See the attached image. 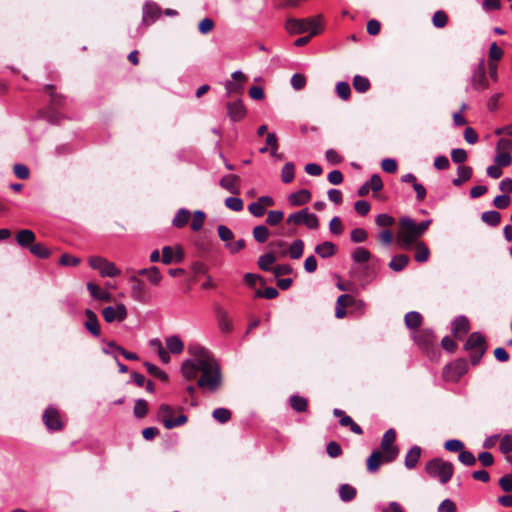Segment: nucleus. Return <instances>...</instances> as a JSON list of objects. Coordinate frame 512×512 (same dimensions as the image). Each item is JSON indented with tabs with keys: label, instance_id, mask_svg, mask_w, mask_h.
<instances>
[{
	"label": "nucleus",
	"instance_id": "nucleus-1",
	"mask_svg": "<svg viewBox=\"0 0 512 512\" xmlns=\"http://www.w3.org/2000/svg\"><path fill=\"white\" fill-rule=\"evenodd\" d=\"M188 352L193 359L182 363L183 377L187 381H196L197 387L204 392H217L223 385V376L214 356L201 345H190Z\"/></svg>",
	"mask_w": 512,
	"mask_h": 512
},
{
	"label": "nucleus",
	"instance_id": "nucleus-2",
	"mask_svg": "<svg viewBox=\"0 0 512 512\" xmlns=\"http://www.w3.org/2000/svg\"><path fill=\"white\" fill-rule=\"evenodd\" d=\"M322 21L323 16L321 14L302 19L288 18L285 23V29L292 35L306 32H309L311 35H318L323 30Z\"/></svg>",
	"mask_w": 512,
	"mask_h": 512
},
{
	"label": "nucleus",
	"instance_id": "nucleus-3",
	"mask_svg": "<svg viewBox=\"0 0 512 512\" xmlns=\"http://www.w3.org/2000/svg\"><path fill=\"white\" fill-rule=\"evenodd\" d=\"M420 237L413 219L403 217L399 220L396 242L400 248L405 250L412 248L415 243L419 242Z\"/></svg>",
	"mask_w": 512,
	"mask_h": 512
},
{
	"label": "nucleus",
	"instance_id": "nucleus-4",
	"mask_svg": "<svg viewBox=\"0 0 512 512\" xmlns=\"http://www.w3.org/2000/svg\"><path fill=\"white\" fill-rule=\"evenodd\" d=\"M425 470L430 477L437 478L442 484H446L453 476L454 466L441 458H433L426 463Z\"/></svg>",
	"mask_w": 512,
	"mask_h": 512
},
{
	"label": "nucleus",
	"instance_id": "nucleus-5",
	"mask_svg": "<svg viewBox=\"0 0 512 512\" xmlns=\"http://www.w3.org/2000/svg\"><path fill=\"white\" fill-rule=\"evenodd\" d=\"M487 348L485 337L479 332L471 333L464 345V349L470 353V361L473 366L480 363Z\"/></svg>",
	"mask_w": 512,
	"mask_h": 512
},
{
	"label": "nucleus",
	"instance_id": "nucleus-6",
	"mask_svg": "<svg viewBox=\"0 0 512 512\" xmlns=\"http://www.w3.org/2000/svg\"><path fill=\"white\" fill-rule=\"evenodd\" d=\"M174 409L168 404H162L158 410V419L163 423L166 429H173L187 423L188 417L180 413L174 418Z\"/></svg>",
	"mask_w": 512,
	"mask_h": 512
},
{
	"label": "nucleus",
	"instance_id": "nucleus-7",
	"mask_svg": "<svg viewBox=\"0 0 512 512\" xmlns=\"http://www.w3.org/2000/svg\"><path fill=\"white\" fill-rule=\"evenodd\" d=\"M286 222H287V224H294V225L304 224L309 229H317L319 227L318 217L313 213H309L307 208L302 209L293 214H290L288 216Z\"/></svg>",
	"mask_w": 512,
	"mask_h": 512
},
{
	"label": "nucleus",
	"instance_id": "nucleus-8",
	"mask_svg": "<svg viewBox=\"0 0 512 512\" xmlns=\"http://www.w3.org/2000/svg\"><path fill=\"white\" fill-rule=\"evenodd\" d=\"M395 440L396 432L392 428L387 430L381 439L379 450L386 454V462H393L398 456L399 449L394 445Z\"/></svg>",
	"mask_w": 512,
	"mask_h": 512
},
{
	"label": "nucleus",
	"instance_id": "nucleus-9",
	"mask_svg": "<svg viewBox=\"0 0 512 512\" xmlns=\"http://www.w3.org/2000/svg\"><path fill=\"white\" fill-rule=\"evenodd\" d=\"M90 266L98 270L103 277H115L120 274V270L116 268L114 263L100 256H92L89 258Z\"/></svg>",
	"mask_w": 512,
	"mask_h": 512
},
{
	"label": "nucleus",
	"instance_id": "nucleus-10",
	"mask_svg": "<svg viewBox=\"0 0 512 512\" xmlns=\"http://www.w3.org/2000/svg\"><path fill=\"white\" fill-rule=\"evenodd\" d=\"M414 340L427 354H435L436 336L431 329L418 330L414 334Z\"/></svg>",
	"mask_w": 512,
	"mask_h": 512
},
{
	"label": "nucleus",
	"instance_id": "nucleus-11",
	"mask_svg": "<svg viewBox=\"0 0 512 512\" xmlns=\"http://www.w3.org/2000/svg\"><path fill=\"white\" fill-rule=\"evenodd\" d=\"M467 371V360L460 358L445 367L443 376L447 381L457 382Z\"/></svg>",
	"mask_w": 512,
	"mask_h": 512
},
{
	"label": "nucleus",
	"instance_id": "nucleus-12",
	"mask_svg": "<svg viewBox=\"0 0 512 512\" xmlns=\"http://www.w3.org/2000/svg\"><path fill=\"white\" fill-rule=\"evenodd\" d=\"M232 80L227 81L225 84V90L228 97L234 95L239 96L243 94L244 83L247 81V76L241 71H235L231 75Z\"/></svg>",
	"mask_w": 512,
	"mask_h": 512
},
{
	"label": "nucleus",
	"instance_id": "nucleus-13",
	"mask_svg": "<svg viewBox=\"0 0 512 512\" xmlns=\"http://www.w3.org/2000/svg\"><path fill=\"white\" fill-rule=\"evenodd\" d=\"M43 422L50 431H61L64 423L59 411L54 407H48L43 413Z\"/></svg>",
	"mask_w": 512,
	"mask_h": 512
},
{
	"label": "nucleus",
	"instance_id": "nucleus-14",
	"mask_svg": "<svg viewBox=\"0 0 512 512\" xmlns=\"http://www.w3.org/2000/svg\"><path fill=\"white\" fill-rule=\"evenodd\" d=\"M471 82L473 89L476 91H483L489 87L484 60L478 63L473 72Z\"/></svg>",
	"mask_w": 512,
	"mask_h": 512
},
{
	"label": "nucleus",
	"instance_id": "nucleus-15",
	"mask_svg": "<svg viewBox=\"0 0 512 512\" xmlns=\"http://www.w3.org/2000/svg\"><path fill=\"white\" fill-rule=\"evenodd\" d=\"M102 315L107 323L122 322L127 317V309L124 304H118L116 307L108 306L102 310Z\"/></svg>",
	"mask_w": 512,
	"mask_h": 512
},
{
	"label": "nucleus",
	"instance_id": "nucleus-16",
	"mask_svg": "<svg viewBox=\"0 0 512 512\" xmlns=\"http://www.w3.org/2000/svg\"><path fill=\"white\" fill-rule=\"evenodd\" d=\"M184 259V251L181 246H176L175 248L171 246H164L162 249V258L161 261L165 265H170L172 263H180Z\"/></svg>",
	"mask_w": 512,
	"mask_h": 512
},
{
	"label": "nucleus",
	"instance_id": "nucleus-17",
	"mask_svg": "<svg viewBox=\"0 0 512 512\" xmlns=\"http://www.w3.org/2000/svg\"><path fill=\"white\" fill-rule=\"evenodd\" d=\"M129 281L132 284V286H131L132 297L138 302H141V303L146 302L147 301V290H146L145 283L140 278H138L137 275L130 276Z\"/></svg>",
	"mask_w": 512,
	"mask_h": 512
},
{
	"label": "nucleus",
	"instance_id": "nucleus-18",
	"mask_svg": "<svg viewBox=\"0 0 512 512\" xmlns=\"http://www.w3.org/2000/svg\"><path fill=\"white\" fill-rule=\"evenodd\" d=\"M227 115L233 122L241 121L246 116V108L240 99L226 104Z\"/></svg>",
	"mask_w": 512,
	"mask_h": 512
},
{
	"label": "nucleus",
	"instance_id": "nucleus-19",
	"mask_svg": "<svg viewBox=\"0 0 512 512\" xmlns=\"http://www.w3.org/2000/svg\"><path fill=\"white\" fill-rule=\"evenodd\" d=\"M240 181H241V179L238 175L229 174V175L223 176L220 179L219 185L223 189L230 192L231 194L238 195V194H240Z\"/></svg>",
	"mask_w": 512,
	"mask_h": 512
},
{
	"label": "nucleus",
	"instance_id": "nucleus-20",
	"mask_svg": "<svg viewBox=\"0 0 512 512\" xmlns=\"http://www.w3.org/2000/svg\"><path fill=\"white\" fill-rule=\"evenodd\" d=\"M382 463L386 462V454L379 449L374 450L366 460V467L369 473H375L379 470Z\"/></svg>",
	"mask_w": 512,
	"mask_h": 512
},
{
	"label": "nucleus",
	"instance_id": "nucleus-21",
	"mask_svg": "<svg viewBox=\"0 0 512 512\" xmlns=\"http://www.w3.org/2000/svg\"><path fill=\"white\" fill-rule=\"evenodd\" d=\"M86 321L85 328L95 337L100 336V324L97 315L90 309L85 310Z\"/></svg>",
	"mask_w": 512,
	"mask_h": 512
},
{
	"label": "nucleus",
	"instance_id": "nucleus-22",
	"mask_svg": "<svg viewBox=\"0 0 512 512\" xmlns=\"http://www.w3.org/2000/svg\"><path fill=\"white\" fill-rule=\"evenodd\" d=\"M36 240L35 233L30 229H23L17 232L16 241L22 248L30 249Z\"/></svg>",
	"mask_w": 512,
	"mask_h": 512
},
{
	"label": "nucleus",
	"instance_id": "nucleus-23",
	"mask_svg": "<svg viewBox=\"0 0 512 512\" xmlns=\"http://www.w3.org/2000/svg\"><path fill=\"white\" fill-rule=\"evenodd\" d=\"M216 316H217L218 325H219L220 330L223 333L231 332L233 329V326H232V322L229 318L228 312L226 310H224L223 308H221L220 306H217L216 307Z\"/></svg>",
	"mask_w": 512,
	"mask_h": 512
},
{
	"label": "nucleus",
	"instance_id": "nucleus-24",
	"mask_svg": "<svg viewBox=\"0 0 512 512\" xmlns=\"http://www.w3.org/2000/svg\"><path fill=\"white\" fill-rule=\"evenodd\" d=\"M43 90L49 95L50 97V105L49 107L52 108H60L64 105L65 102V96L57 93L55 91V86L51 84H47L43 87Z\"/></svg>",
	"mask_w": 512,
	"mask_h": 512
},
{
	"label": "nucleus",
	"instance_id": "nucleus-25",
	"mask_svg": "<svg viewBox=\"0 0 512 512\" xmlns=\"http://www.w3.org/2000/svg\"><path fill=\"white\" fill-rule=\"evenodd\" d=\"M160 16V8L155 3H146L143 10V23L151 25Z\"/></svg>",
	"mask_w": 512,
	"mask_h": 512
},
{
	"label": "nucleus",
	"instance_id": "nucleus-26",
	"mask_svg": "<svg viewBox=\"0 0 512 512\" xmlns=\"http://www.w3.org/2000/svg\"><path fill=\"white\" fill-rule=\"evenodd\" d=\"M470 330L469 320L465 316L455 318L452 325V333L455 337L461 338L462 335Z\"/></svg>",
	"mask_w": 512,
	"mask_h": 512
},
{
	"label": "nucleus",
	"instance_id": "nucleus-27",
	"mask_svg": "<svg viewBox=\"0 0 512 512\" xmlns=\"http://www.w3.org/2000/svg\"><path fill=\"white\" fill-rule=\"evenodd\" d=\"M87 289L94 299L103 302H110L112 300V295L109 292L102 290L97 284L93 282L87 283Z\"/></svg>",
	"mask_w": 512,
	"mask_h": 512
},
{
	"label": "nucleus",
	"instance_id": "nucleus-28",
	"mask_svg": "<svg viewBox=\"0 0 512 512\" xmlns=\"http://www.w3.org/2000/svg\"><path fill=\"white\" fill-rule=\"evenodd\" d=\"M311 199V193L307 189H301L295 193L290 194L289 202L293 206H301L308 203Z\"/></svg>",
	"mask_w": 512,
	"mask_h": 512
},
{
	"label": "nucleus",
	"instance_id": "nucleus-29",
	"mask_svg": "<svg viewBox=\"0 0 512 512\" xmlns=\"http://www.w3.org/2000/svg\"><path fill=\"white\" fill-rule=\"evenodd\" d=\"M422 449L419 446H413L405 456V466L408 469H414L421 457Z\"/></svg>",
	"mask_w": 512,
	"mask_h": 512
},
{
	"label": "nucleus",
	"instance_id": "nucleus-30",
	"mask_svg": "<svg viewBox=\"0 0 512 512\" xmlns=\"http://www.w3.org/2000/svg\"><path fill=\"white\" fill-rule=\"evenodd\" d=\"M167 349L172 354H180L184 350V343L177 335L169 336L165 339Z\"/></svg>",
	"mask_w": 512,
	"mask_h": 512
},
{
	"label": "nucleus",
	"instance_id": "nucleus-31",
	"mask_svg": "<svg viewBox=\"0 0 512 512\" xmlns=\"http://www.w3.org/2000/svg\"><path fill=\"white\" fill-rule=\"evenodd\" d=\"M57 108L47 107L46 109L39 111V116L50 124H58L62 118V115L57 112Z\"/></svg>",
	"mask_w": 512,
	"mask_h": 512
},
{
	"label": "nucleus",
	"instance_id": "nucleus-32",
	"mask_svg": "<svg viewBox=\"0 0 512 512\" xmlns=\"http://www.w3.org/2000/svg\"><path fill=\"white\" fill-rule=\"evenodd\" d=\"M315 252L322 258L332 257L336 253V245L330 241H325L316 246Z\"/></svg>",
	"mask_w": 512,
	"mask_h": 512
},
{
	"label": "nucleus",
	"instance_id": "nucleus-33",
	"mask_svg": "<svg viewBox=\"0 0 512 512\" xmlns=\"http://www.w3.org/2000/svg\"><path fill=\"white\" fill-rule=\"evenodd\" d=\"M190 218V211L185 208H181L177 211L174 219L172 220V224L176 228H183L188 224Z\"/></svg>",
	"mask_w": 512,
	"mask_h": 512
},
{
	"label": "nucleus",
	"instance_id": "nucleus-34",
	"mask_svg": "<svg viewBox=\"0 0 512 512\" xmlns=\"http://www.w3.org/2000/svg\"><path fill=\"white\" fill-rule=\"evenodd\" d=\"M457 174L458 177L453 180V184L455 186H461L472 177L473 169L470 166L461 165L457 169Z\"/></svg>",
	"mask_w": 512,
	"mask_h": 512
},
{
	"label": "nucleus",
	"instance_id": "nucleus-35",
	"mask_svg": "<svg viewBox=\"0 0 512 512\" xmlns=\"http://www.w3.org/2000/svg\"><path fill=\"white\" fill-rule=\"evenodd\" d=\"M409 261L410 258L407 255L398 254L391 259L389 267L395 272H400L408 265Z\"/></svg>",
	"mask_w": 512,
	"mask_h": 512
},
{
	"label": "nucleus",
	"instance_id": "nucleus-36",
	"mask_svg": "<svg viewBox=\"0 0 512 512\" xmlns=\"http://www.w3.org/2000/svg\"><path fill=\"white\" fill-rule=\"evenodd\" d=\"M423 317L419 312L411 311L408 312L404 317L405 325L409 329H417L421 326Z\"/></svg>",
	"mask_w": 512,
	"mask_h": 512
},
{
	"label": "nucleus",
	"instance_id": "nucleus-37",
	"mask_svg": "<svg viewBox=\"0 0 512 512\" xmlns=\"http://www.w3.org/2000/svg\"><path fill=\"white\" fill-rule=\"evenodd\" d=\"M413 247H415V260L417 262L423 263L429 259L430 250L424 242H417Z\"/></svg>",
	"mask_w": 512,
	"mask_h": 512
},
{
	"label": "nucleus",
	"instance_id": "nucleus-38",
	"mask_svg": "<svg viewBox=\"0 0 512 512\" xmlns=\"http://www.w3.org/2000/svg\"><path fill=\"white\" fill-rule=\"evenodd\" d=\"M277 260L274 253H266L259 257L258 259V266L263 271H272L271 265L275 263Z\"/></svg>",
	"mask_w": 512,
	"mask_h": 512
},
{
	"label": "nucleus",
	"instance_id": "nucleus-39",
	"mask_svg": "<svg viewBox=\"0 0 512 512\" xmlns=\"http://www.w3.org/2000/svg\"><path fill=\"white\" fill-rule=\"evenodd\" d=\"M481 220L490 226H497L501 221V214L497 211H486L481 214Z\"/></svg>",
	"mask_w": 512,
	"mask_h": 512
},
{
	"label": "nucleus",
	"instance_id": "nucleus-40",
	"mask_svg": "<svg viewBox=\"0 0 512 512\" xmlns=\"http://www.w3.org/2000/svg\"><path fill=\"white\" fill-rule=\"evenodd\" d=\"M356 489L349 484H342L339 488V495L342 501L349 502L356 497Z\"/></svg>",
	"mask_w": 512,
	"mask_h": 512
},
{
	"label": "nucleus",
	"instance_id": "nucleus-41",
	"mask_svg": "<svg viewBox=\"0 0 512 512\" xmlns=\"http://www.w3.org/2000/svg\"><path fill=\"white\" fill-rule=\"evenodd\" d=\"M370 258L371 253L364 247H357L352 253V259L359 264L368 262Z\"/></svg>",
	"mask_w": 512,
	"mask_h": 512
},
{
	"label": "nucleus",
	"instance_id": "nucleus-42",
	"mask_svg": "<svg viewBox=\"0 0 512 512\" xmlns=\"http://www.w3.org/2000/svg\"><path fill=\"white\" fill-rule=\"evenodd\" d=\"M290 406L297 412H305L308 407V401L306 398L299 395H293L290 398Z\"/></svg>",
	"mask_w": 512,
	"mask_h": 512
},
{
	"label": "nucleus",
	"instance_id": "nucleus-43",
	"mask_svg": "<svg viewBox=\"0 0 512 512\" xmlns=\"http://www.w3.org/2000/svg\"><path fill=\"white\" fill-rule=\"evenodd\" d=\"M253 237L259 243H265L269 236L270 231L265 225H258L253 228Z\"/></svg>",
	"mask_w": 512,
	"mask_h": 512
},
{
	"label": "nucleus",
	"instance_id": "nucleus-44",
	"mask_svg": "<svg viewBox=\"0 0 512 512\" xmlns=\"http://www.w3.org/2000/svg\"><path fill=\"white\" fill-rule=\"evenodd\" d=\"M30 253H32L34 256L41 258V259H47L51 255L50 250L41 243H35L30 247L29 249Z\"/></svg>",
	"mask_w": 512,
	"mask_h": 512
},
{
	"label": "nucleus",
	"instance_id": "nucleus-45",
	"mask_svg": "<svg viewBox=\"0 0 512 512\" xmlns=\"http://www.w3.org/2000/svg\"><path fill=\"white\" fill-rule=\"evenodd\" d=\"M370 86V81L366 77L356 75L353 79V87L360 93L367 92Z\"/></svg>",
	"mask_w": 512,
	"mask_h": 512
},
{
	"label": "nucleus",
	"instance_id": "nucleus-46",
	"mask_svg": "<svg viewBox=\"0 0 512 512\" xmlns=\"http://www.w3.org/2000/svg\"><path fill=\"white\" fill-rule=\"evenodd\" d=\"M295 165L292 162H287L281 171V180L284 183H290L294 179Z\"/></svg>",
	"mask_w": 512,
	"mask_h": 512
},
{
	"label": "nucleus",
	"instance_id": "nucleus-47",
	"mask_svg": "<svg viewBox=\"0 0 512 512\" xmlns=\"http://www.w3.org/2000/svg\"><path fill=\"white\" fill-rule=\"evenodd\" d=\"M144 366L146 367L148 373L151 374L152 376L158 378L159 380H161L163 382L168 381V375L163 370L158 368L156 365H154L150 362H145Z\"/></svg>",
	"mask_w": 512,
	"mask_h": 512
},
{
	"label": "nucleus",
	"instance_id": "nucleus-48",
	"mask_svg": "<svg viewBox=\"0 0 512 512\" xmlns=\"http://www.w3.org/2000/svg\"><path fill=\"white\" fill-rule=\"evenodd\" d=\"M304 242L301 239L295 240L289 248V254L292 259H299L303 255Z\"/></svg>",
	"mask_w": 512,
	"mask_h": 512
},
{
	"label": "nucleus",
	"instance_id": "nucleus-49",
	"mask_svg": "<svg viewBox=\"0 0 512 512\" xmlns=\"http://www.w3.org/2000/svg\"><path fill=\"white\" fill-rule=\"evenodd\" d=\"M504 55V51L501 47L497 45L496 42L491 43L489 47V61L488 62H494L497 63V61L501 60Z\"/></svg>",
	"mask_w": 512,
	"mask_h": 512
},
{
	"label": "nucleus",
	"instance_id": "nucleus-50",
	"mask_svg": "<svg viewBox=\"0 0 512 512\" xmlns=\"http://www.w3.org/2000/svg\"><path fill=\"white\" fill-rule=\"evenodd\" d=\"M206 215L203 211L197 210L193 213L191 222V229L193 231H199L202 229Z\"/></svg>",
	"mask_w": 512,
	"mask_h": 512
},
{
	"label": "nucleus",
	"instance_id": "nucleus-51",
	"mask_svg": "<svg viewBox=\"0 0 512 512\" xmlns=\"http://www.w3.org/2000/svg\"><path fill=\"white\" fill-rule=\"evenodd\" d=\"M284 218V213L280 210H270L267 213L266 223L270 226L278 225Z\"/></svg>",
	"mask_w": 512,
	"mask_h": 512
},
{
	"label": "nucleus",
	"instance_id": "nucleus-52",
	"mask_svg": "<svg viewBox=\"0 0 512 512\" xmlns=\"http://www.w3.org/2000/svg\"><path fill=\"white\" fill-rule=\"evenodd\" d=\"M134 415L136 418H143L146 416L148 412V403L144 399H138L135 402L134 409H133Z\"/></svg>",
	"mask_w": 512,
	"mask_h": 512
},
{
	"label": "nucleus",
	"instance_id": "nucleus-53",
	"mask_svg": "<svg viewBox=\"0 0 512 512\" xmlns=\"http://www.w3.org/2000/svg\"><path fill=\"white\" fill-rule=\"evenodd\" d=\"M432 23L436 28H444L448 23L447 14L442 10L436 11L432 17Z\"/></svg>",
	"mask_w": 512,
	"mask_h": 512
},
{
	"label": "nucleus",
	"instance_id": "nucleus-54",
	"mask_svg": "<svg viewBox=\"0 0 512 512\" xmlns=\"http://www.w3.org/2000/svg\"><path fill=\"white\" fill-rule=\"evenodd\" d=\"M213 418L220 423H226L231 419V411L226 408H217L212 413Z\"/></svg>",
	"mask_w": 512,
	"mask_h": 512
},
{
	"label": "nucleus",
	"instance_id": "nucleus-55",
	"mask_svg": "<svg viewBox=\"0 0 512 512\" xmlns=\"http://www.w3.org/2000/svg\"><path fill=\"white\" fill-rule=\"evenodd\" d=\"M217 231H218L219 238L223 242H225V244L231 243V241L234 239V233L232 232V230L230 228H228L225 225H219L217 227Z\"/></svg>",
	"mask_w": 512,
	"mask_h": 512
},
{
	"label": "nucleus",
	"instance_id": "nucleus-56",
	"mask_svg": "<svg viewBox=\"0 0 512 512\" xmlns=\"http://www.w3.org/2000/svg\"><path fill=\"white\" fill-rule=\"evenodd\" d=\"M225 206L232 211L240 212L243 210L244 203L238 197H228L225 199Z\"/></svg>",
	"mask_w": 512,
	"mask_h": 512
},
{
	"label": "nucleus",
	"instance_id": "nucleus-57",
	"mask_svg": "<svg viewBox=\"0 0 512 512\" xmlns=\"http://www.w3.org/2000/svg\"><path fill=\"white\" fill-rule=\"evenodd\" d=\"M495 164L500 167H507L512 163V156L509 152H497V155L494 159Z\"/></svg>",
	"mask_w": 512,
	"mask_h": 512
},
{
	"label": "nucleus",
	"instance_id": "nucleus-58",
	"mask_svg": "<svg viewBox=\"0 0 512 512\" xmlns=\"http://www.w3.org/2000/svg\"><path fill=\"white\" fill-rule=\"evenodd\" d=\"M336 92L341 99L348 100L351 95V88L347 82H339L336 85Z\"/></svg>",
	"mask_w": 512,
	"mask_h": 512
},
{
	"label": "nucleus",
	"instance_id": "nucleus-59",
	"mask_svg": "<svg viewBox=\"0 0 512 512\" xmlns=\"http://www.w3.org/2000/svg\"><path fill=\"white\" fill-rule=\"evenodd\" d=\"M147 279L152 285H159V283L162 280V275L160 273V270L156 266H152L149 268V273L147 274Z\"/></svg>",
	"mask_w": 512,
	"mask_h": 512
},
{
	"label": "nucleus",
	"instance_id": "nucleus-60",
	"mask_svg": "<svg viewBox=\"0 0 512 512\" xmlns=\"http://www.w3.org/2000/svg\"><path fill=\"white\" fill-rule=\"evenodd\" d=\"M461 463L467 466H474L476 464L475 456L468 450L463 449L458 456Z\"/></svg>",
	"mask_w": 512,
	"mask_h": 512
},
{
	"label": "nucleus",
	"instance_id": "nucleus-61",
	"mask_svg": "<svg viewBox=\"0 0 512 512\" xmlns=\"http://www.w3.org/2000/svg\"><path fill=\"white\" fill-rule=\"evenodd\" d=\"M444 447L449 452H461L464 449V443L457 439H450L444 443Z\"/></svg>",
	"mask_w": 512,
	"mask_h": 512
},
{
	"label": "nucleus",
	"instance_id": "nucleus-62",
	"mask_svg": "<svg viewBox=\"0 0 512 512\" xmlns=\"http://www.w3.org/2000/svg\"><path fill=\"white\" fill-rule=\"evenodd\" d=\"M13 172L17 178L21 180H26L30 176V171L26 165L23 164H14Z\"/></svg>",
	"mask_w": 512,
	"mask_h": 512
},
{
	"label": "nucleus",
	"instance_id": "nucleus-63",
	"mask_svg": "<svg viewBox=\"0 0 512 512\" xmlns=\"http://www.w3.org/2000/svg\"><path fill=\"white\" fill-rule=\"evenodd\" d=\"M357 300L349 295V294H342L337 299L338 306H342L344 308L354 306L356 304Z\"/></svg>",
	"mask_w": 512,
	"mask_h": 512
},
{
	"label": "nucleus",
	"instance_id": "nucleus-64",
	"mask_svg": "<svg viewBox=\"0 0 512 512\" xmlns=\"http://www.w3.org/2000/svg\"><path fill=\"white\" fill-rule=\"evenodd\" d=\"M438 512H457L456 504L450 499H445L438 506Z\"/></svg>",
	"mask_w": 512,
	"mask_h": 512
}]
</instances>
